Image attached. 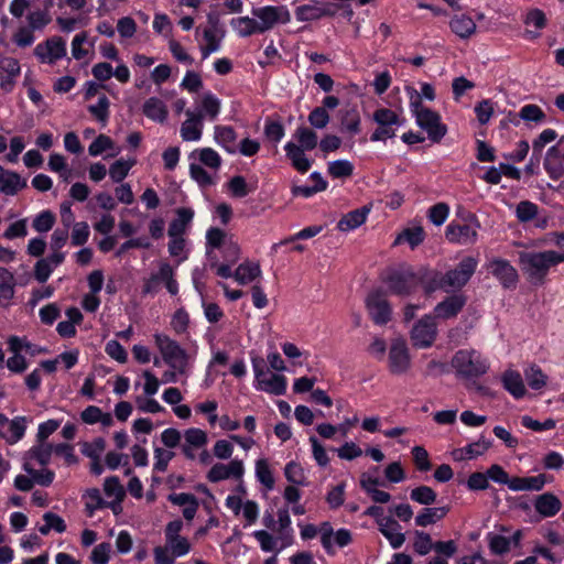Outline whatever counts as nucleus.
Wrapping results in <instances>:
<instances>
[{
    "label": "nucleus",
    "mask_w": 564,
    "mask_h": 564,
    "mask_svg": "<svg viewBox=\"0 0 564 564\" xmlns=\"http://www.w3.org/2000/svg\"><path fill=\"white\" fill-rule=\"evenodd\" d=\"M437 337V324L432 314H425L414 323L410 330V339L413 347L419 349L430 348Z\"/></svg>",
    "instance_id": "nucleus-9"
},
{
    "label": "nucleus",
    "mask_w": 564,
    "mask_h": 564,
    "mask_svg": "<svg viewBox=\"0 0 564 564\" xmlns=\"http://www.w3.org/2000/svg\"><path fill=\"white\" fill-rule=\"evenodd\" d=\"M480 224L477 217L469 214L464 223L452 221L445 230L446 239L458 245H474L478 238Z\"/></svg>",
    "instance_id": "nucleus-7"
},
{
    "label": "nucleus",
    "mask_w": 564,
    "mask_h": 564,
    "mask_svg": "<svg viewBox=\"0 0 564 564\" xmlns=\"http://www.w3.org/2000/svg\"><path fill=\"white\" fill-rule=\"evenodd\" d=\"M288 159L291 161L292 166L300 173H306L312 165L311 160L305 155L303 148L297 147L294 142H288L284 145Z\"/></svg>",
    "instance_id": "nucleus-29"
},
{
    "label": "nucleus",
    "mask_w": 564,
    "mask_h": 564,
    "mask_svg": "<svg viewBox=\"0 0 564 564\" xmlns=\"http://www.w3.org/2000/svg\"><path fill=\"white\" fill-rule=\"evenodd\" d=\"M294 138L299 142L297 147L303 148V150L311 151L318 144L316 132L307 127H299L295 130Z\"/></svg>",
    "instance_id": "nucleus-48"
},
{
    "label": "nucleus",
    "mask_w": 564,
    "mask_h": 564,
    "mask_svg": "<svg viewBox=\"0 0 564 564\" xmlns=\"http://www.w3.org/2000/svg\"><path fill=\"white\" fill-rule=\"evenodd\" d=\"M9 349L11 352H21L25 350L32 356L46 351V349L31 344L26 338L11 336L8 340Z\"/></svg>",
    "instance_id": "nucleus-47"
},
{
    "label": "nucleus",
    "mask_w": 564,
    "mask_h": 564,
    "mask_svg": "<svg viewBox=\"0 0 564 564\" xmlns=\"http://www.w3.org/2000/svg\"><path fill=\"white\" fill-rule=\"evenodd\" d=\"M466 304V297L462 294H455L440 302L434 308L433 317L441 319H449L463 310Z\"/></svg>",
    "instance_id": "nucleus-19"
},
{
    "label": "nucleus",
    "mask_w": 564,
    "mask_h": 564,
    "mask_svg": "<svg viewBox=\"0 0 564 564\" xmlns=\"http://www.w3.org/2000/svg\"><path fill=\"white\" fill-rule=\"evenodd\" d=\"M253 370L257 389L273 395H283L286 391L288 380L285 376L264 370L261 361L253 360Z\"/></svg>",
    "instance_id": "nucleus-10"
},
{
    "label": "nucleus",
    "mask_w": 564,
    "mask_h": 564,
    "mask_svg": "<svg viewBox=\"0 0 564 564\" xmlns=\"http://www.w3.org/2000/svg\"><path fill=\"white\" fill-rule=\"evenodd\" d=\"M215 142L224 148L229 153L236 152L237 133L232 127L229 126H215L214 128Z\"/></svg>",
    "instance_id": "nucleus-35"
},
{
    "label": "nucleus",
    "mask_w": 564,
    "mask_h": 564,
    "mask_svg": "<svg viewBox=\"0 0 564 564\" xmlns=\"http://www.w3.org/2000/svg\"><path fill=\"white\" fill-rule=\"evenodd\" d=\"M221 101L210 91L204 93L196 102V109L193 110L202 121H215L220 113Z\"/></svg>",
    "instance_id": "nucleus-16"
},
{
    "label": "nucleus",
    "mask_w": 564,
    "mask_h": 564,
    "mask_svg": "<svg viewBox=\"0 0 564 564\" xmlns=\"http://www.w3.org/2000/svg\"><path fill=\"white\" fill-rule=\"evenodd\" d=\"M410 98V110L416 124L427 133V138L438 143L447 132V127L442 122L441 116L422 105L419 91L412 87L406 88Z\"/></svg>",
    "instance_id": "nucleus-2"
},
{
    "label": "nucleus",
    "mask_w": 564,
    "mask_h": 564,
    "mask_svg": "<svg viewBox=\"0 0 564 564\" xmlns=\"http://www.w3.org/2000/svg\"><path fill=\"white\" fill-rule=\"evenodd\" d=\"M26 186L25 180L12 171H6L0 166V192L13 196Z\"/></svg>",
    "instance_id": "nucleus-26"
},
{
    "label": "nucleus",
    "mask_w": 564,
    "mask_h": 564,
    "mask_svg": "<svg viewBox=\"0 0 564 564\" xmlns=\"http://www.w3.org/2000/svg\"><path fill=\"white\" fill-rule=\"evenodd\" d=\"M340 130L350 135L361 131V118L356 108L340 110Z\"/></svg>",
    "instance_id": "nucleus-36"
},
{
    "label": "nucleus",
    "mask_w": 564,
    "mask_h": 564,
    "mask_svg": "<svg viewBox=\"0 0 564 564\" xmlns=\"http://www.w3.org/2000/svg\"><path fill=\"white\" fill-rule=\"evenodd\" d=\"M104 491L108 498L115 502H121L124 498V489L119 481L118 477L111 476L105 479Z\"/></svg>",
    "instance_id": "nucleus-56"
},
{
    "label": "nucleus",
    "mask_w": 564,
    "mask_h": 564,
    "mask_svg": "<svg viewBox=\"0 0 564 564\" xmlns=\"http://www.w3.org/2000/svg\"><path fill=\"white\" fill-rule=\"evenodd\" d=\"M167 499L172 505L182 508V513L186 521L191 522L194 520L199 507L196 496L188 492H174L169 495Z\"/></svg>",
    "instance_id": "nucleus-20"
},
{
    "label": "nucleus",
    "mask_w": 564,
    "mask_h": 564,
    "mask_svg": "<svg viewBox=\"0 0 564 564\" xmlns=\"http://www.w3.org/2000/svg\"><path fill=\"white\" fill-rule=\"evenodd\" d=\"M410 498L423 506H431L436 502L437 495L429 486H419L411 490Z\"/></svg>",
    "instance_id": "nucleus-53"
},
{
    "label": "nucleus",
    "mask_w": 564,
    "mask_h": 564,
    "mask_svg": "<svg viewBox=\"0 0 564 564\" xmlns=\"http://www.w3.org/2000/svg\"><path fill=\"white\" fill-rule=\"evenodd\" d=\"M216 25H217V21H214L213 25L210 28H206L203 31V39L205 41V44L200 45L199 48H200L202 57L204 59L207 58L210 54L216 53L220 50L224 33L218 35Z\"/></svg>",
    "instance_id": "nucleus-30"
},
{
    "label": "nucleus",
    "mask_w": 564,
    "mask_h": 564,
    "mask_svg": "<svg viewBox=\"0 0 564 564\" xmlns=\"http://www.w3.org/2000/svg\"><path fill=\"white\" fill-rule=\"evenodd\" d=\"M261 275V269L259 263L245 261L239 264L234 272V279L241 285L253 282Z\"/></svg>",
    "instance_id": "nucleus-37"
},
{
    "label": "nucleus",
    "mask_w": 564,
    "mask_h": 564,
    "mask_svg": "<svg viewBox=\"0 0 564 564\" xmlns=\"http://www.w3.org/2000/svg\"><path fill=\"white\" fill-rule=\"evenodd\" d=\"M422 278L410 267H401L391 271L386 283L390 293L399 296H408L416 291Z\"/></svg>",
    "instance_id": "nucleus-6"
},
{
    "label": "nucleus",
    "mask_w": 564,
    "mask_h": 564,
    "mask_svg": "<svg viewBox=\"0 0 564 564\" xmlns=\"http://www.w3.org/2000/svg\"><path fill=\"white\" fill-rule=\"evenodd\" d=\"M169 253L172 257L178 258L177 263H181L187 259L186 239L184 236H169Z\"/></svg>",
    "instance_id": "nucleus-58"
},
{
    "label": "nucleus",
    "mask_w": 564,
    "mask_h": 564,
    "mask_svg": "<svg viewBox=\"0 0 564 564\" xmlns=\"http://www.w3.org/2000/svg\"><path fill=\"white\" fill-rule=\"evenodd\" d=\"M378 529L392 549H399L405 542V535L401 532L399 522L391 517L380 520Z\"/></svg>",
    "instance_id": "nucleus-22"
},
{
    "label": "nucleus",
    "mask_w": 564,
    "mask_h": 564,
    "mask_svg": "<svg viewBox=\"0 0 564 564\" xmlns=\"http://www.w3.org/2000/svg\"><path fill=\"white\" fill-rule=\"evenodd\" d=\"M65 254L53 252L46 258L40 259L34 265V278L37 282L44 283L48 280L55 268L63 263Z\"/></svg>",
    "instance_id": "nucleus-21"
},
{
    "label": "nucleus",
    "mask_w": 564,
    "mask_h": 564,
    "mask_svg": "<svg viewBox=\"0 0 564 564\" xmlns=\"http://www.w3.org/2000/svg\"><path fill=\"white\" fill-rule=\"evenodd\" d=\"M186 119L182 122L180 134L185 142H197L202 139L204 130V121H202L194 111L187 109L185 111Z\"/></svg>",
    "instance_id": "nucleus-18"
},
{
    "label": "nucleus",
    "mask_w": 564,
    "mask_h": 564,
    "mask_svg": "<svg viewBox=\"0 0 564 564\" xmlns=\"http://www.w3.org/2000/svg\"><path fill=\"white\" fill-rule=\"evenodd\" d=\"M153 338L164 362L171 369H175L181 376H185L188 370L187 352L165 334H154Z\"/></svg>",
    "instance_id": "nucleus-5"
},
{
    "label": "nucleus",
    "mask_w": 564,
    "mask_h": 564,
    "mask_svg": "<svg viewBox=\"0 0 564 564\" xmlns=\"http://www.w3.org/2000/svg\"><path fill=\"white\" fill-rule=\"evenodd\" d=\"M524 377L528 381L529 387L533 390H541L547 383V376L536 365L528 367L524 370Z\"/></svg>",
    "instance_id": "nucleus-44"
},
{
    "label": "nucleus",
    "mask_w": 564,
    "mask_h": 564,
    "mask_svg": "<svg viewBox=\"0 0 564 564\" xmlns=\"http://www.w3.org/2000/svg\"><path fill=\"white\" fill-rule=\"evenodd\" d=\"M175 214L176 217L171 221L167 235L184 236L192 224L194 212L191 208L182 207L177 208Z\"/></svg>",
    "instance_id": "nucleus-27"
},
{
    "label": "nucleus",
    "mask_w": 564,
    "mask_h": 564,
    "mask_svg": "<svg viewBox=\"0 0 564 564\" xmlns=\"http://www.w3.org/2000/svg\"><path fill=\"white\" fill-rule=\"evenodd\" d=\"M365 303L367 312L375 324L386 325L390 322L392 308L381 291L376 290L370 292Z\"/></svg>",
    "instance_id": "nucleus-12"
},
{
    "label": "nucleus",
    "mask_w": 564,
    "mask_h": 564,
    "mask_svg": "<svg viewBox=\"0 0 564 564\" xmlns=\"http://www.w3.org/2000/svg\"><path fill=\"white\" fill-rule=\"evenodd\" d=\"M562 153L558 145H552L547 149L544 158V169L553 180H558L564 174V165L562 163Z\"/></svg>",
    "instance_id": "nucleus-28"
},
{
    "label": "nucleus",
    "mask_w": 564,
    "mask_h": 564,
    "mask_svg": "<svg viewBox=\"0 0 564 564\" xmlns=\"http://www.w3.org/2000/svg\"><path fill=\"white\" fill-rule=\"evenodd\" d=\"M34 55L41 63L53 65L66 55V41L61 36L48 37L35 46Z\"/></svg>",
    "instance_id": "nucleus-14"
},
{
    "label": "nucleus",
    "mask_w": 564,
    "mask_h": 564,
    "mask_svg": "<svg viewBox=\"0 0 564 564\" xmlns=\"http://www.w3.org/2000/svg\"><path fill=\"white\" fill-rule=\"evenodd\" d=\"M191 177L202 187L212 186L215 180L200 164L191 163L189 165Z\"/></svg>",
    "instance_id": "nucleus-63"
},
{
    "label": "nucleus",
    "mask_w": 564,
    "mask_h": 564,
    "mask_svg": "<svg viewBox=\"0 0 564 564\" xmlns=\"http://www.w3.org/2000/svg\"><path fill=\"white\" fill-rule=\"evenodd\" d=\"M34 32L35 31H33L28 25L19 26L12 35V41L17 46L21 48L29 47L35 41Z\"/></svg>",
    "instance_id": "nucleus-62"
},
{
    "label": "nucleus",
    "mask_w": 564,
    "mask_h": 564,
    "mask_svg": "<svg viewBox=\"0 0 564 564\" xmlns=\"http://www.w3.org/2000/svg\"><path fill=\"white\" fill-rule=\"evenodd\" d=\"M490 446H491L490 440L480 437L478 441H476L463 448L456 449L454 452V457L457 460L474 459V458L482 455L484 453H486Z\"/></svg>",
    "instance_id": "nucleus-34"
},
{
    "label": "nucleus",
    "mask_w": 564,
    "mask_h": 564,
    "mask_svg": "<svg viewBox=\"0 0 564 564\" xmlns=\"http://www.w3.org/2000/svg\"><path fill=\"white\" fill-rule=\"evenodd\" d=\"M372 119L378 126H400L399 116L388 108L377 109L372 115Z\"/></svg>",
    "instance_id": "nucleus-61"
},
{
    "label": "nucleus",
    "mask_w": 564,
    "mask_h": 564,
    "mask_svg": "<svg viewBox=\"0 0 564 564\" xmlns=\"http://www.w3.org/2000/svg\"><path fill=\"white\" fill-rule=\"evenodd\" d=\"M230 26L241 37L259 33L257 20L250 17H239L230 20Z\"/></svg>",
    "instance_id": "nucleus-43"
},
{
    "label": "nucleus",
    "mask_w": 564,
    "mask_h": 564,
    "mask_svg": "<svg viewBox=\"0 0 564 564\" xmlns=\"http://www.w3.org/2000/svg\"><path fill=\"white\" fill-rule=\"evenodd\" d=\"M208 442V437L206 432L200 429L191 427L184 433V444L189 445V447L202 448Z\"/></svg>",
    "instance_id": "nucleus-59"
},
{
    "label": "nucleus",
    "mask_w": 564,
    "mask_h": 564,
    "mask_svg": "<svg viewBox=\"0 0 564 564\" xmlns=\"http://www.w3.org/2000/svg\"><path fill=\"white\" fill-rule=\"evenodd\" d=\"M327 172L333 178H347L354 173V164L348 160L328 162Z\"/></svg>",
    "instance_id": "nucleus-45"
},
{
    "label": "nucleus",
    "mask_w": 564,
    "mask_h": 564,
    "mask_svg": "<svg viewBox=\"0 0 564 564\" xmlns=\"http://www.w3.org/2000/svg\"><path fill=\"white\" fill-rule=\"evenodd\" d=\"M411 368V355L405 339L394 338L388 352V369L392 375L406 373Z\"/></svg>",
    "instance_id": "nucleus-11"
},
{
    "label": "nucleus",
    "mask_w": 564,
    "mask_h": 564,
    "mask_svg": "<svg viewBox=\"0 0 564 564\" xmlns=\"http://www.w3.org/2000/svg\"><path fill=\"white\" fill-rule=\"evenodd\" d=\"M489 270L505 288L516 286L518 282V272L509 261L503 259H494L489 263Z\"/></svg>",
    "instance_id": "nucleus-17"
},
{
    "label": "nucleus",
    "mask_w": 564,
    "mask_h": 564,
    "mask_svg": "<svg viewBox=\"0 0 564 564\" xmlns=\"http://www.w3.org/2000/svg\"><path fill=\"white\" fill-rule=\"evenodd\" d=\"M425 234L422 227L406 228L397 237L394 243L408 242L414 249L423 242Z\"/></svg>",
    "instance_id": "nucleus-46"
},
{
    "label": "nucleus",
    "mask_w": 564,
    "mask_h": 564,
    "mask_svg": "<svg viewBox=\"0 0 564 564\" xmlns=\"http://www.w3.org/2000/svg\"><path fill=\"white\" fill-rule=\"evenodd\" d=\"M534 508L543 517H553L561 510L562 503L555 495L546 492L536 498Z\"/></svg>",
    "instance_id": "nucleus-32"
},
{
    "label": "nucleus",
    "mask_w": 564,
    "mask_h": 564,
    "mask_svg": "<svg viewBox=\"0 0 564 564\" xmlns=\"http://www.w3.org/2000/svg\"><path fill=\"white\" fill-rule=\"evenodd\" d=\"M449 28L458 37L466 40L476 33L477 25L471 17L459 13L455 14L449 21Z\"/></svg>",
    "instance_id": "nucleus-25"
},
{
    "label": "nucleus",
    "mask_w": 564,
    "mask_h": 564,
    "mask_svg": "<svg viewBox=\"0 0 564 564\" xmlns=\"http://www.w3.org/2000/svg\"><path fill=\"white\" fill-rule=\"evenodd\" d=\"M48 167L51 171L59 174L64 182H69L72 172L67 169L65 158L59 153H52L48 159Z\"/></svg>",
    "instance_id": "nucleus-57"
},
{
    "label": "nucleus",
    "mask_w": 564,
    "mask_h": 564,
    "mask_svg": "<svg viewBox=\"0 0 564 564\" xmlns=\"http://www.w3.org/2000/svg\"><path fill=\"white\" fill-rule=\"evenodd\" d=\"M174 269L167 262H160L159 271L151 274L158 283H164L170 294L175 295L178 292L177 281L174 279Z\"/></svg>",
    "instance_id": "nucleus-38"
},
{
    "label": "nucleus",
    "mask_w": 564,
    "mask_h": 564,
    "mask_svg": "<svg viewBox=\"0 0 564 564\" xmlns=\"http://www.w3.org/2000/svg\"><path fill=\"white\" fill-rule=\"evenodd\" d=\"M503 388L516 399H521L525 395L527 389L519 371L507 369L501 376Z\"/></svg>",
    "instance_id": "nucleus-24"
},
{
    "label": "nucleus",
    "mask_w": 564,
    "mask_h": 564,
    "mask_svg": "<svg viewBox=\"0 0 564 564\" xmlns=\"http://www.w3.org/2000/svg\"><path fill=\"white\" fill-rule=\"evenodd\" d=\"M230 240L227 234L219 228H209L206 232V254L208 258L215 257L214 250H221L224 246Z\"/></svg>",
    "instance_id": "nucleus-42"
},
{
    "label": "nucleus",
    "mask_w": 564,
    "mask_h": 564,
    "mask_svg": "<svg viewBox=\"0 0 564 564\" xmlns=\"http://www.w3.org/2000/svg\"><path fill=\"white\" fill-rule=\"evenodd\" d=\"M448 507H429L423 508L415 517L417 527L425 528L441 521L448 513Z\"/></svg>",
    "instance_id": "nucleus-33"
},
{
    "label": "nucleus",
    "mask_w": 564,
    "mask_h": 564,
    "mask_svg": "<svg viewBox=\"0 0 564 564\" xmlns=\"http://www.w3.org/2000/svg\"><path fill=\"white\" fill-rule=\"evenodd\" d=\"M143 113L149 119L162 123L166 120L169 111L161 99L151 97L143 104Z\"/></svg>",
    "instance_id": "nucleus-39"
},
{
    "label": "nucleus",
    "mask_w": 564,
    "mask_h": 564,
    "mask_svg": "<svg viewBox=\"0 0 564 564\" xmlns=\"http://www.w3.org/2000/svg\"><path fill=\"white\" fill-rule=\"evenodd\" d=\"M245 474V465L240 459H232L228 464L217 463L207 473L210 482H219L227 479L240 480Z\"/></svg>",
    "instance_id": "nucleus-15"
},
{
    "label": "nucleus",
    "mask_w": 564,
    "mask_h": 564,
    "mask_svg": "<svg viewBox=\"0 0 564 564\" xmlns=\"http://www.w3.org/2000/svg\"><path fill=\"white\" fill-rule=\"evenodd\" d=\"M256 477L269 490L274 486V478L265 458L256 462Z\"/></svg>",
    "instance_id": "nucleus-52"
},
{
    "label": "nucleus",
    "mask_w": 564,
    "mask_h": 564,
    "mask_svg": "<svg viewBox=\"0 0 564 564\" xmlns=\"http://www.w3.org/2000/svg\"><path fill=\"white\" fill-rule=\"evenodd\" d=\"M90 231L89 226L85 221L75 223L72 225L70 242L73 246H83L88 241Z\"/></svg>",
    "instance_id": "nucleus-64"
},
{
    "label": "nucleus",
    "mask_w": 564,
    "mask_h": 564,
    "mask_svg": "<svg viewBox=\"0 0 564 564\" xmlns=\"http://www.w3.org/2000/svg\"><path fill=\"white\" fill-rule=\"evenodd\" d=\"M45 524L39 528L41 534L46 535L51 530H55L58 533H63L66 530L65 521L53 512H46L43 516Z\"/></svg>",
    "instance_id": "nucleus-54"
},
{
    "label": "nucleus",
    "mask_w": 564,
    "mask_h": 564,
    "mask_svg": "<svg viewBox=\"0 0 564 564\" xmlns=\"http://www.w3.org/2000/svg\"><path fill=\"white\" fill-rule=\"evenodd\" d=\"M106 151H111L107 158L116 156L120 153V148L115 145V142L106 134H99L89 145L88 153L91 156H98Z\"/></svg>",
    "instance_id": "nucleus-41"
},
{
    "label": "nucleus",
    "mask_w": 564,
    "mask_h": 564,
    "mask_svg": "<svg viewBox=\"0 0 564 564\" xmlns=\"http://www.w3.org/2000/svg\"><path fill=\"white\" fill-rule=\"evenodd\" d=\"M189 158L197 159L200 165H204L214 171H218L223 162L218 152L212 148L196 149L189 154Z\"/></svg>",
    "instance_id": "nucleus-40"
},
{
    "label": "nucleus",
    "mask_w": 564,
    "mask_h": 564,
    "mask_svg": "<svg viewBox=\"0 0 564 564\" xmlns=\"http://www.w3.org/2000/svg\"><path fill=\"white\" fill-rule=\"evenodd\" d=\"M53 453V445L46 442L37 441L29 451V456L35 459L40 465L45 466L50 463Z\"/></svg>",
    "instance_id": "nucleus-51"
},
{
    "label": "nucleus",
    "mask_w": 564,
    "mask_h": 564,
    "mask_svg": "<svg viewBox=\"0 0 564 564\" xmlns=\"http://www.w3.org/2000/svg\"><path fill=\"white\" fill-rule=\"evenodd\" d=\"M15 295V278L11 271L0 267V306L9 307Z\"/></svg>",
    "instance_id": "nucleus-23"
},
{
    "label": "nucleus",
    "mask_w": 564,
    "mask_h": 564,
    "mask_svg": "<svg viewBox=\"0 0 564 564\" xmlns=\"http://www.w3.org/2000/svg\"><path fill=\"white\" fill-rule=\"evenodd\" d=\"M325 13L319 9V3L303 4L295 10V17L301 22L319 20L325 17Z\"/></svg>",
    "instance_id": "nucleus-50"
},
{
    "label": "nucleus",
    "mask_w": 564,
    "mask_h": 564,
    "mask_svg": "<svg viewBox=\"0 0 564 564\" xmlns=\"http://www.w3.org/2000/svg\"><path fill=\"white\" fill-rule=\"evenodd\" d=\"M539 207L530 200H521L516 207V216L520 223H528L538 216Z\"/></svg>",
    "instance_id": "nucleus-60"
},
{
    "label": "nucleus",
    "mask_w": 564,
    "mask_h": 564,
    "mask_svg": "<svg viewBox=\"0 0 564 564\" xmlns=\"http://www.w3.org/2000/svg\"><path fill=\"white\" fill-rule=\"evenodd\" d=\"M478 261L473 257L464 258L454 269L446 273H435L433 281L426 286L429 292L441 289L445 292L456 291L467 284L477 269Z\"/></svg>",
    "instance_id": "nucleus-3"
},
{
    "label": "nucleus",
    "mask_w": 564,
    "mask_h": 564,
    "mask_svg": "<svg viewBox=\"0 0 564 564\" xmlns=\"http://www.w3.org/2000/svg\"><path fill=\"white\" fill-rule=\"evenodd\" d=\"M134 160L119 159L115 161L109 167L110 178L115 183L122 182L129 174L131 167L134 165Z\"/></svg>",
    "instance_id": "nucleus-49"
},
{
    "label": "nucleus",
    "mask_w": 564,
    "mask_h": 564,
    "mask_svg": "<svg viewBox=\"0 0 564 564\" xmlns=\"http://www.w3.org/2000/svg\"><path fill=\"white\" fill-rule=\"evenodd\" d=\"M564 262V253L555 250L522 251L519 264L528 281L534 285L544 283L551 268Z\"/></svg>",
    "instance_id": "nucleus-1"
},
{
    "label": "nucleus",
    "mask_w": 564,
    "mask_h": 564,
    "mask_svg": "<svg viewBox=\"0 0 564 564\" xmlns=\"http://www.w3.org/2000/svg\"><path fill=\"white\" fill-rule=\"evenodd\" d=\"M183 529L182 520L177 519L166 524L165 534V547L171 552L173 556L181 557L189 553L191 543L187 538L182 536L180 533Z\"/></svg>",
    "instance_id": "nucleus-13"
},
{
    "label": "nucleus",
    "mask_w": 564,
    "mask_h": 564,
    "mask_svg": "<svg viewBox=\"0 0 564 564\" xmlns=\"http://www.w3.org/2000/svg\"><path fill=\"white\" fill-rule=\"evenodd\" d=\"M370 212V208L362 207L347 213L337 224L340 231L347 232L361 226Z\"/></svg>",
    "instance_id": "nucleus-31"
},
{
    "label": "nucleus",
    "mask_w": 564,
    "mask_h": 564,
    "mask_svg": "<svg viewBox=\"0 0 564 564\" xmlns=\"http://www.w3.org/2000/svg\"><path fill=\"white\" fill-rule=\"evenodd\" d=\"M51 15L46 10H34L28 13V26L33 31H41L51 22Z\"/></svg>",
    "instance_id": "nucleus-55"
},
{
    "label": "nucleus",
    "mask_w": 564,
    "mask_h": 564,
    "mask_svg": "<svg viewBox=\"0 0 564 564\" xmlns=\"http://www.w3.org/2000/svg\"><path fill=\"white\" fill-rule=\"evenodd\" d=\"M257 20L259 33L272 30L276 24H286L291 21V13L285 6H265L252 10Z\"/></svg>",
    "instance_id": "nucleus-8"
},
{
    "label": "nucleus",
    "mask_w": 564,
    "mask_h": 564,
    "mask_svg": "<svg viewBox=\"0 0 564 564\" xmlns=\"http://www.w3.org/2000/svg\"><path fill=\"white\" fill-rule=\"evenodd\" d=\"M452 367L463 378H478L489 370V361L475 349H460L452 358Z\"/></svg>",
    "instance_id": "nucleus-4"
}]
</instances>
